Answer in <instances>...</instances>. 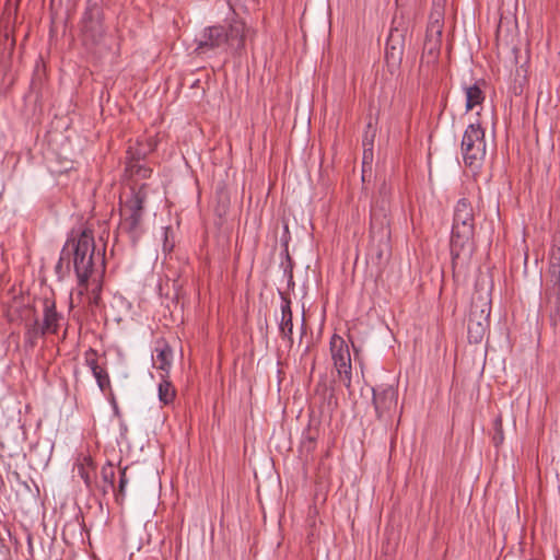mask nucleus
<instances>
[{
  "label": "nucleus",
  "mask_w": 560,
  "mask_h": 560,
  "mask_svg": "<svg viewBox=\"0 0 560 560\" xmlns=\"http://www.w3.org/2000/svg\"><path fill=\"white\" fill-rule=\"evenodd\" d=\"M231 14L226 16V25H212L205 27L196 39V51L206 54L214 52H238L245 47L250 28L235 13L230 5Z\"/></svg>",
  "instance_id": "1"
},
{
  "label": "nucleus",
  "mask_w": 560,
  "mask_h": 560,
  "mask_svg": "<svg viewBox=\"0 0 560 560\" xmlns=\"http://www.w3.org/2000/svg\"><path fill=\"white\" fill-rule=\"evenodd\" d=\"M475 218L474 210L467 199L457 201L454 210L451 235V255L453 266L463 265L471 255Z\"/></svg>",
  "instance_id": "2"
},
{
  "label": "nucleus",
  "mask_w": 560,
  "mask_h": 560,
  "mask_svg": "<svg viewBox=\"0 0 560 560\" xmlns=\"http://www.w3.org/2000/svg\"><path fill=\"white\" fill-rule=\"evenodd\" d=\"M148 201L147 186L130 189L120 197L118 232L126 234L132 243L143 233L145 205Z\"/></svg>",
  "instance_id": "3"
},
{
  "label": "nucleus",
  "mask_w": 560,
  "mask_h": 560,
  "mask_svg": "<svg viewBox=\"0 0 560 560\" xmlns=\"http://www.w3.org/2000/svg\"><path fill=\"white\" fill-rule=\"evenodd\" d=\"M73 266L78 277L79 293L83 294L88 289L89 278L94 272L95 266V245L93 233L84 230L75 244L73 253Z\"/></svg>",
  "instance_id": "4"
},
{
  "label": "nucleus",
  "mask_w": 560,
  "mask_h": 560,
  "mask_svg": "<svg viewBox=\"0 0 560 560\" xmlns=\"http://www.w3.org/2000/svg\"><path fill=\"white\" fill-rule=\"evenodd\" d=\"M485 129L480 124H470L462 139V155L466 166L474 171L481 167L486 158Z\"/></svg>",
  "instance_id": "5"
},
{
  "label": "nucleus",
  "mask_w": 560,
  "mask_h": 560,
  "mask_svg": "<svg viewBox=\"0 0 560 560\" xmlns=\"http://www.w3.org/2000/svg\"><path fill=\"white\" fill-rule=\"evenodd\" d=\"M330 354L334 366L342 377L346 387H350V347L348 340L337 334L330 338Z\"/></svg>",
  "instance_id": "6"
},
{
  "label": "nucleus",
  "mask_w": 560,
  "mask_h": 560,
  "mask_svg": "<svg viewBox=\"0 0 560 560\" xmlns=\"http://www.w3.org/2000/svg\"><path fill=\"white\" fill-rule=\"evenodd\" d=\"M102 9L97 3L88 2L82 16V33L85 38L95 43L104 35Z\"/></svg>",
  "instance_id": "7"
},
{
  "label": "nucleus",
  "mask_w": 560,
  "mask_h": 560,
  "mask_svg": "<svg viewBox=\"0 0 560 560\" xmlns=\"http://www.w3.org/2000/svg\"><path fill=\"white\" fill-rule=\"evenodd\" d=\"M489 315V306L487 308H481L479 314H477V306H472L467 326L469 342L479 343L482 341L488 330Z\"/></svg>",
  "instance_id": "8"
},
{
  "label": "nucleus",
  "mask_w": 560,
  "mask_h": 560,
  "mask_svg": "<svg viewBox=\"0 0 560 560\" xmlns=\"http://www.w3.org/2000/svg\"><path fill=\"white\" fill-rule=\"evenodd\" d=\"M373 402L378 416L395 409L398 400V392L392 386L380 387L378 389L372 388Z\"/></svg>",
  "instance_id": "9"
},
{
  "label": "nucleus",
  "mask_w": 560,
  "mask_h": 560,
  "mask_svg": "<svg viewBox=\"0 0 560 560\" xmlns=\"http://www.w3.org/2000/svg\"><path fill=\"white\" fill-rule=\"evenodd\" d=\"M63 315L56 310V303L51 299H44L43 301V323L39 326L42 334H57Z\"/></svg>",
  "instance_id": "10"
},
{
  "label": "nucleus",
  "mask_w": 560,
  "mask_h": 560,
  "mask_svg": "<svg viewBox=\"0 0 560 560\" xmlns=\"http://www.w3.org/2000/svg\"><path fill=\"white\" fill-rule=\"evenodd\" d=\"M547 302L553 304L555 312L560 311V267L550 265L547 272Z\"/></svg>",
  "instance_id": "11"
},
{
  "label": "nucleus",
  "mask_w": 560,
  "mask_h": 560,
  "mask_svg": "<svg viewBox=\"0 0 560 560\" xmlns=\"http://www.w3.org/2000/svg\"><path fill=\"white\" fill-rule=\"evenodd\" d=\"M173 351L168 345L163 343L155 347L152 354L153 366L167 375L172 366Z\"/></svg>",
  "instance_id": "12"
},
{
  "label": "nucleus",
  "mask_w": 560,
  "mask_h": 560,
  "mask_svg": "<svg viewBox=\"0 0 560 560\" xmlns=\"http://www.w3.org/2000/svg\"><path fill=\"white\" fill-rule=\"evenodd\" d=\"M279 330L283 338L292 341L293 334V322H292V310L291 302L288 299H282L281 303V320L279 324Z\"/></svg>",
  "instance_id": "13"
},
{
  "label": "nucleus",
  "mask_w": 560,
  "mask_h": 560,
  "mask_svg": "<svg viewBox=\"0 0 560 560\" xmlns=\"http://www.w3.org/2000/svg\"><path fill=\"white\" fill-rule=\"evenodd\" d=\"M485 82L478 81L471 85L464 86L466 96V110H471L475 106L480 105L485 101V92L482 85Z\"/></svg>",
  "instance_id": "14"
},
{
  "label": "nucleus",
  "mask_w": 560,
  "mask_h": 560,
  "mask_svg": "<svg viewBox=\"0 0 560 560\" xmlns=\"http://www.w3.org/2000/svg\"><path fill=\"white\" fill-rule=\"evenodd\" d=\"M441 34L442 31L439 28L436 31L438 36L435 38L428 37V39L424 43L422 60L427 59L428 63L434 62L439 57L441 45L439 37L441 36Z\"/></svg>",
  "instance_id": "15"
},
{
  "label": "nucleus",
  "mask_w": 560,
  "mask_h": 560,
  "mask_svg": "<svg viewBox=\"0 0 560 560\" xmlns=\"http://www.w3.org/2000/svg\"><path fill=\"white\" fill-rule=\"evenodd\" d=\"M159 400L163 405H170L173 402L176 390L173 384L167 380V375H162V381L159 383L158 387Z\"/></svg>",
  "instance_id": "16"
},
{
  "label": "nucleus",
  "mask_w": 560,
  "mask_h": 560,
  "mask_svg": "<svg viewBox=\"0 0 560 560\" xmlns=\"http://www.w3.org/2000/svg\"><path fill=\"white\" fill-rule=\"evenodd\" d=\"M92 374L95 377L97 386L101 389V392L104 394H107V392H109V395L112 396V400L115 402L114 394H113L112 387H110V378H109L107 371L105 369H102Z\"/></svg>",
  "instance_id": "17"
},
{
  "label": "nucleus",
  "mask_w": 560,
  "mask_h": 560,
  "mask_svg": "<svg viewBox=\"0 0 560 560\" xmlns=\"http://www.w3.org/2000/svg\"><path fill=\"white\" fill-rule=\"evenodd\" d=\"M392 38H393V35H390V38L387 43L385 58H386L387 62L397 65L401 60L402 51H401V48L396 47L395 45L392 44Z\"/></svg>",
  "instance_id": "18"
},
{
  "label": "nucleus",
  "mask_w": 560,
  "mask_h": 560,
  "mask_svg": "<svg viewBox=\"0 0 560 560\" xmlns=\"http://www.w3.org/2000/svg\"><path fill=\"white\" fill-rule=\"evenodd\" d=\"M84 362L85 365L91 370L92 373L102 370L103 368L98 364V354L97 352L90 348L84 352Z\"/></svg>",
  "instance_id": "19"
},
{
  "label": "nucleus",
  "mask_w": 560,
  "mask_h": 560,
  "mask_svg": "<svg viewBox=\"0 0 560 560\" xmlns=\"http://www.w3.org/2000/svg\"><path fill=\"white\" fill-rule=\"evenodd\" d=\"M42 334V328L38 326V323L35 322L33 326H31L25 332V342L30 347H34L39 337L44 336Z\"/></svg>",
  "instance_id": "20"
},
{
  "label": "nucleus",
  "mask_w": 560,
  "mask_h": 560,
  "mask_svg": "<svg viewBox=\"0 0 560 560\" xmlns=\"http://www.w3.org/2000/svg\"><path fill=\"white\" fill-rule=\"evenodd\" d=\"M102 479L110 489H114V481H115V467L113 464L107 463L102 467L101 470Z\"/></svg>",
  "instance_id": "21"
},
{
  "label": "nucleus",
  "mask_w": 560,
  "mask_h": 560,
  "mask_svg": "<svg viewBox=\"0 0 560 560\" xmlns=\"http://www.w3.org/2000/svg\"><path fill=\"white\" fill-rule=\"evenodd\" d=\"M352 350L354 351V360L359 364L363 378L365 377V358L362 352L354 348L352 343Z\"/></svg>",
  "instance_id": "22"
},
{
  "label": "nucleus",
  "mask_w": 560,
  "mask_h": 560,
  "mask_svg": "<svg viewBox=\"0 0 560 560\" xmlns=\"http://www.w3.org/2000/svg\"><path fill=\"white\" fill-rule=\"evenodd\" d=\"M549 264L560 267V248H552L550 250Z\"/></svg>",
  "instance_id": "23"
},
{
  "label": "nucleus",
  "mask_w": 560,
  "mask_h": 560,
  "mask_svg": "<svg viewBox=\"0 0 560 560\" xmlns=\"http://www.w3.org/2000/svg\"><path fill=\"white\" fill-rule=\"evenodd\" d=\"M127 477H126V468L121 469L120 471V479H119V493L124 495L125 488L127 486Z\"/></svg>",
  "instance_id": "24"
},
{
  "label": "nucleus",
  "mask_w": 560,
  "mask_h": 560,
  "mask_svg": "<svg viewBox=\"0 0 560 560\" xmlns=\"http://www.w3.org/2000/svg\"><path fill=\"white\" fill-rule=\"evenodd\" d=\"M368 159L372 160V151L371 150H364V154H363V163L365 164Z\"/></svg>",
  "instance_id": "25"
},
{
  "label": "nucleus",
  "mask_w": 560,
  "mask_h": 560,
  "mask_svg": "<svg viewBox=\"0 0 560 560\" xmlns=\"http://www.w3.org/2000/svg\"><path fill=\"white\" fill-rule=\"evenodd\" d=\"M150 172H151V171H150L149 168H142V167H140V168L138 170V174H140L142 177H147V176H149V173H150Z\"/></svg>",
  "instance_id": "26"
},
{
  "label": "nucleus",
  "mask_w": 560,
  "mask_h": 560,
  "mask_svg": "<svg viewBox=\"0 0 560 560\" xmlns=\"http://www.w3.org/2000/svg\"><path fill=\"white\" fill-rule=\"evenodd\" d=\"M81 477L84 479L85 483L89 485L90 483V478L88 475L81 472Z\"/></svg>",
  "instance_id": "27"
},
{
  "label": "nucleus",
  "mask_w": 560,
  "mask_h": 560,
  "mask_svg": "<svg viewBox=\"0 0 560 560\" xmlns=\"http://www.w3.org/2000/svg\"><path fill=\"white\" fill-rule=\"evenodd\" d=\"M97 260L101 262V266H103V258L100 255H97Z\"/></svg>",
  "instance_id": "28"
},
{
  "label": "nucleus",
  "mask_w": 560,
  "mask_h": 560,
  "mask_svg": "<svg viewBox=\"0 0 560 560\" xmlns=\"http://www.w3.org/2000/svg\"><path fill=\"white\" fill-rule=\"evenodd\" d=\"M93 291L94 292L100 291V285L97 284L96 288Z\"/></svg>",
  "instance_id": "29"
}]
</instances>
